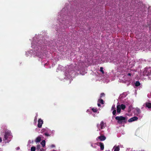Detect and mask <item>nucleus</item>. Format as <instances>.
<instances>
[{"label": "nucleus", "mask_w": 151, "mask_h": 151, "mask_svg": "<svg viewBox=\"0 0 151 151\" xmlns=\"http://www.w3.org/2000/svg\"><path fill=\"white\" fill-rule=\"evenodd\" d=\"M115 119L117 121V123L119 124H125L127 122V118L122 116H116Z\"/></svg>", "instance_id": "obj_1"}, {"label": "nucleus", "mask_w": 151, "mask_h": 151, "mask_svg": "<svg viewBox=\"0 0 151 151\" xmlns=\"http://www.w3.org/2000/svg\"><path fill=\"white\" fill-rule=\"evenodd\" d=\"M10 135V133L9 132H6L4 134L3 140L5 141L6 142H8L10 140H9L8 138H9V136Z\"/></svg>", "instance_id": "obj_2"}, {"label": "nucleus", "mask_w": 151, "mask_h": 151, "mask_svg": "<svg viewBox=\"0 0 151 151\" xmlns=\"http://www.w3.org/2000/svg\"><path fill=\"white\" fill-rule=\"evenodd\" d=\"M151 72L147 69H145L143 72V75L144 76H148L150 75Z\"/></svg>", "instance_id": "obj_3"}, {"label": "nucleus", "mask_w": 151, "mask_h": 151, "mask_svg": "<svg viewBox=\"0 0 151 151\" xmlns=\"http://www.w3.org/2000/svg\"><path fill=\"white\" fill-rule=\"evenodd\" d=\"M106 137L104 135H102L97 137L96 139L97 141L98 140V139L100 140L101 141H104L106 139Z\"/></svg>", "instance_id": "obj_4"}, {"label": "nucleus", "mask_w": 151, "mask_h": 151, "mask_svg": "<svg viewBox=\"0 0 151 151\" xmlns=\"http://www.w3.org/2000/svg\"><path fill=\"white\" fill-rule=\"evenodd\" d=\"M43 123V121L41 119H39L38 120V123L37 126L39 128H40L42 127V124Z\"/></svg>", "instance_id": "obj_5"}, {"label": "nucleus", "mask_w": 151, "mask_h": 151, "mask_svg": "<svg viewBox=\"0 0 151 151\" xmlns=\"http://www.w3.org/2000/svg\"><path fill=\"white\" fill-rule=\"evenodd\" d=\"M138 119V118L136 116H134L129 119L128 120V122H132L137 120Z\"/></svg>", "instance_id": "obj_6"}, {"label": "nucleus", "mask_w": 151, "mask_h": 151, "mask_svg": "<svg viewBox=\"0 0 151 151\" xmlns=\"http://www.w3.org/2000/svg\"><path fill=\"white\" fill-rule=\"evenodd\" d=\"M100 128L101 129H104L106 126V124L103 121H101L100 124Z\"/></svg>", "instance_id": "obj_7"}, {"label": "nucleus", "mask_w": 151, "mask_h": 151, "mask_svg": "<svg viewBox=\"0 0 151 151\" xmlns=\"http://www.w3.org/2000/svg\"><path fill=\"white\" fill-rule=\"evenodd\" d=\"M145 107H147L148 109L151 108V103L148 102H146L145 104Z\"/></svg>", "instance_id": "obj_8"}, {"label": "nucleus", "mask_w": 151, "mask_h": 151, "mask_svg": "<svg viewBox=\"0 0 151 151\" xmlns=\"http://www.w3.org/2000/svg\"><path fill=\"white\" fill-rule=\"evenodd\" d=\"M117 112L118 114H120L121 111V106L120 105H117Z\"/></svg>", "instance_id": "obj_9"}, {"label": "nucleus", "mask_w": 151, "mask_h": 151, "mask_svg": "<svg viewBox=\"0 0 151 151\" xmlns=\"http://www.w3.org/2000/svg\"><path fill=\"white\" fill-rule=\"evenodd\" d=\"M98 143L100 145L101 149L102 150H103L104 148V146L103 143L101 142L98 143Z\"/></svg>", "instance_id": "obj_10"}, {"label": "nucleus", "mask_w": 151, "mask_h": 151, "mask_svg": "<svg viewBox=\"0 0 151 151\" xmlns=\"http://www.w3.org/2000/svg\"><path fill=\"white\" fill-rule=\"evenodd\" d=\"M41 140V137H37L35 140V142L36 143L40 142Z\"/></svg>", "instance_id": "obj_11"}, {"label": "nucleus", "mask_w": 151, "mask_h": 151, "mask_svg": "<svg viewBox=\"0 0 151 151\" xmlns=\"http://www.w3.org/2000/svg\"><path fill=\"white\" fill-rule=\"evenodd\" d=\"M41 144L43 147H44L45 145V140H43L41 142Z\"/></svg>", "instance_id": "obj_12"}, {"label": "nucleus", "mask_w": 151, "mask_h": 151, "mask_svg": "<svg viewBox=\"0 0 151 151\" xmlns=\"http://www.w3.org/2000/svg\"><path fill=\"white\" fill-rule=\"evenodd\" d=\"M114 151H119L120 150V148L119 147V146H117L115 147H114Z\"/></svg>", "instance_id": "obj_13"}, {"label": "nucleus", "mask_w": 151, "mask_h": 151, "mask_svg": "<svg viewBox=\"0 0 151 151\" xmlns=\"http://www.w3.org/2000/svg\"><path fill=\"white\" fill-rule=\"evenodd\" d=\"M121 106V109L122 110H124L126 108V106L124 104H122Z\"/></svg>", "instance_id": "obj_14"}, {"label": "nucleus", "mask_w": 151, "mask_h": 151, "mask_svg": "<svg viewBox=\"0 0 151 151\" xmlns=\"http://www.w3.org/2000/svg\"><path fill=\"white\" fill-rule=\"evenodd\" d=\"M140 85V83L139 81H137L135 83V86H138Z\"/></svg>", "instance_id": "obj_15"}, {"label": "nucleus", "mask_w": 151, "mask_h": 151, "mask_svg": "<svg viewBox=\"0 0 151 151\" xmlns=\"http://www.w3.org/2000/svg\"><path fill=\"white\" fill-rule=\"evenodd\" d=\"M100 71L101 72V73L104 74V72L103 70V68L102 67H101L100 68Z\"/></svg>", "instance_id": "obj_16"}, {"label": "nucleus", "mask_w": 151, "mask_h": 151, "mask_svg": "<svg viewBox=\"0 0 151 151\" xmlns=\"http://www.w3.org/2000/svg\"><path fill=\"white\" fill-rule=\"evenodd\" d=\"M98 101L100 103H101V104H104V101L103 99H99V100Z\"/></svg>", "instance_id": "obj_17"}, {"label": "nucleus", "mask_w": 151, "mask_h": 151, "mask_svg": "<svg viewBox=\"0 0 151 151\" xmlns=\"http://www.w3.org/2000/svg\"><path fill=\"white\" fill-rule=\"evenodd\" d=\"M92 110L94 112H96L98 111V109L97 108H93L92 109Z\"/></svg>", "instance_id": "obj_18"}, {"label": "nucleus", "mask_w": 151, "mask_h": 151, "mask_svg": "<svg viewBox=\"0 0 151 151\" xmlns=\"http://www.w3.org/2000/svg\"><path fill=\"white\" fill-rule=\"evenodd\" d=\"M36 148L35 147H32L31 148V151H35Z\"/></svg>", "instance_id": "obj_19"}, {"label": "nucleus", "mask_w": 151, "mask_h": 151, "mask_svg": "<svg viewBox=\"0 0 151 151\" xmlns=\"http://www.w3.org/2000/svg\"><path fill=\"white\" fill-rule=\"evenodd\" d=\"M136 111H137V112L139 114H140L141 113V110L139 108H137L136 109Z\"/></svg>", "instance_id": "obj_20"}, {"label": "nucleus", "mask_w": 151, "mask_h": 151, "mask_svg": "<svg viewBox=\"0 0 151 151\" xmlns=\"http://www.w3.org/2000/svg\"><path fill=\"white\" fill-rule=\"evenodd\" d=\"M115 109H116V108H115V105H113L112 106V107L111 108V110H116Z\"/></svg>", "instance_id": "obj_21"}, {"label": "nucleus", "mask_w": 151, "mask_h": 151, "mask_svg": "<svg viewBox=\"0 0 151 151\" xmlns=\"http://www.w3.org/2000/svg\"><path fill=\"white\" fill-rule=\"evenodd\" d=\"M116 110H114L112 112V114L114 115L115 116L116 115Z\"/></svg>", "instance_id": "obj_22"}, {"label": "nucleus", "mask_w": 151, "mask_h": 151, "mask_svg": "<svg viewBox=\"0 0 151 151\" xmlns=\"http://www.w3.org/2000/svg\"><path fill=\"white\" fill-rule=\"evenodd\" d=\"M105 94L104 93H102L101 94L100 97L101 98L102 97L104 96Z\"/></svg>", "instance_id": "obj_23"}, {"label": "nucleus", "mask_w": 151, "mask_h": 151, "mask_svg": "<svg viewBox=\"0 0 151 151\" xmlns=\"http://www.w3.org/2000/svg\"><path fill=\"white\" fill-rule=\"evenodd\" d=\"M40 145H37V148L38 150H39L40 149Z\"/></svg>", "instance_id": "obj_24"}, {"label": "nucleus", "mask_w": 151, "mask_h": 151, "mask_svg": "<svg viewBox=\"0 0 151 151\" xmlns=\"http://www.w3.org/2000/svg\"><path fill=\"white\" fill-rule=\"evenodd\" d=\"M44 134L45 135L47 136H49V134L48 133H45Z\"/></svg>", "instance_id": "obj_25"}, {"label": "nucleus", "mask_w": 151, "mask_h": 151, "mask_svg": "<svg viewBox=\"0 0 151 151\" xmlns=\"http://www.w3.org/2000/svg\"><path fill=\"white\" fill-rule=\"evenodd\" d=\"M127 75L128 76H131L132 75V74L130 73H129L128 74H127Z\"/></svg>", "instance_id": "obj_26"}, {"label": "nucleus", "mask_w": 151, "mask_h": 151, "mask_svg": "<svg viewBox=\"0 0 151 151\" xmlns=\"http://www.w3.org/2000/svg\"><path fill=\"white\" fill-rule=\"evenodd\" d=\"M97 127L98 129L100 127V125H99V124H98L97 125Z\"/></svg>", "instance_id": "obj_27"}, {"label": "nucleus", "mask_w": 151, "mask_h": 151, "mask_svg": "<svg viewBox=\"0 0 151 151\" xmlns=\"http://www.w3.org/2000/svg\"><path fill=\"white\" fill-rule=\"evenodd\" d=\"M97 105H98V106H100L101 105L99 103H98L97 104Z\"/></svg>", "instance_id": "obj_28"}, {"label": "nucleus", "mask_w": 151, "mask_h": 151, "mask_svg": "<svg viewBox=\"0 0 151 151\" xmlns=\"http://www.w3.org/2000/svg\"><path fill=\"white\" fill-rule=\"evenodd\" d=\"M2 141V139L1 138V137H0V142H1Z\"/></svg>", "instance_id": "obj_29"}, {"label": "nucleus", "mask_w": 151, "mask_h": 151, "mask_svg": "<svg viewBox=\"0 0 151 151\" xmlns=\"http://www.w3.org/2000/svg\"><path fill=\"white\" fill-rule=\"evenodd\" d=\"M37 120V118L36 117H35V119H34V121L36 122Z\"/></svg>", "instance_id": "obj_30"}, {"label": "nucleus", "mask_w": 151, "mask_h": 151, "mask_svg": "<svg viewBox=\"0 0 151 151\" xmlns=\"http://www.w3.org/2000/svg\"><path fill=\"white\" fill-rule=\"evenodd\" d=\"M51 147H55V145H52L51 146Z\"/></svg>", "instance_id": "obj_31"}, {"label": "nucleus", "mask_w": 151, "mask_h": 151, "mask_svg": "<svg viewBox=\"0 0 151 151\" xmlns=\"http://www.w3.org/2000/svg\"><path fill=\"white\" fill-rule=\"evenodd\" d=\"M20 149L19 147H17V150H19Z\"/></svg>", "instance_id": "obj_32"}]
</instances>
